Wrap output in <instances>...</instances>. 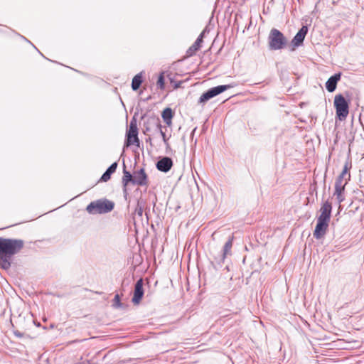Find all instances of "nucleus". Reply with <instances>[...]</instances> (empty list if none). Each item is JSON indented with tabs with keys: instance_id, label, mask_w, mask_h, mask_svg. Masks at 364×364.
<instances>
[{
	"instance_id": "1",
	"label": "nucleus",
	"mask_w": 364,
	"mask_h": 364,
	"mask_svg": "<svg viewBox=\"0 0 364 364\" xmlns=\"http://www.w3.org/2000/svg\"><path fill=\"white\" fill-rule=\"evenodd\" d=\"M23 246V240L0 237V267L4 269H9L12 257L18 253Z\"/></svg>"
},
{
	"instance_id": "2",
	"label": "nucleus",
	"mask_w": 364,
	"mask_h": 364,
	"mask_svg": "<svg viewBox=\"0 0 364 364\" xmlns=\"http://www.w3.org/2000/svg\"><path fill=\"white\" fill-rule=\"evenodd\" d=\"M114 207V202L106 198L92 201L86 208L88 213L92 215L105 214L111 212Z\"/></svg>"
},
{
	"instance_id": "3",
	"label": "nucleus",
	"mask_w": 364,
	"mask_h": 364,
	"mask_svg": "<svg viewBox=\"0 0 364 364\" xmlns=\"http://www.w3.org/2000/svg\"><path fill=\"white\" fill-rule=\"evenodd\" d=\"M288 41L284 35L278 29L272 28L268 36V46L270 50L284 49L287 45Z\"/></svg>"
},
{
	"instance_id": "4",
	"label": "nucleus",
	"mask_w": 364,
	"mask_h": 364,
	"mask_svg": "<svg viewBox=\"0 0 364 364\" xmlns=\"http://www.w3.org/2000/svg\"><path fill=\"white\" fill-rule=\"evenodd\" d=\"M333 104L336 117L341 121L346 119L349 113V102L343 95L338 94L335 96Z\"/></svg>"
},
{
	"instance_id": "5",
	"label": "nucleus",
	"mask_w": 364,
	"mask_h": 364,
	"mask_svg": "<svg viewBox=\"0 0 364 364\" xmlns=\"http://www.w3.org/2000/svg\"><path fill=\"white\" fill-rule=\"evenodd\" d=\"M126 144L127 146L132 144H135L136 146L139 145V139L138 137L137 120L135 116H134L132 118L129 122V129L127 130Z\"/></svg>"
},
{
	"instance_id": "6",
	"label": "nucleus",
	"mask_w": 364,
	"mask_h": 364,
	"mask_svg": "<svg viewBox=\"0 0 364 364\" xmlns=\"http://www.w3.org/2000/svg\"><path fill=\"white\" fill-rule=\"evenodd\" d=\"M233 86L231 85H223L213 87L203 92L199 98L198 103L204 104L211 98L220 95V93L232 88Z\"/></svg>"
},
{
	"instance_id": "7",
	"label": "nucleus",
	"mask_w": 364,
	"mask_h": 364,
	"mask_svg": "<svg viewBox=\"0 0 364 364\" xmlns=\"http://www.w3.org/2000/svg\"><path fill=\"white\" fill-rule=\"evenodd\" d=\"M234 240L233 235L229 237L228 241L225 243L223 252L218 257H215L214 262H212V264L215 269H218V266L221 267L222 264L224 262L227 255L231 254V249L232 247V242Z\"/></svg>"
},
{
	"instance_id": "8",
	"label": "nucleus",
	"mask_w": 364,
	"mask_h": 364,
	"mask_svg": "<svg viewBox=\"0 0 364 364\" xmlns=\"http://www.w3.org/2000/svg\"><path fill=\"white\" fill-rule=\"evenodd\" d=\"M309 28L306 25H303L299 31L296 33L291 40V45L296 48L303 45L305 37L308 33Z\"/></svg>"
},
{
	"instance_id": "9",
	"label": "nucleus",
	"mask_w": 364,
	"mask_h": 364,
	"mask_svg": "<svg viewBox=\"0 0 364 364\" xmlns=\"http://www.w3.org/2000/svg\"><path fill=\"white\" fill-rule=\"evenodd\" d=\"M144 291L143 289V279L141 278L138 279L134 286V295L132 297V302L134 304H138L144 296Z\"/></svg>"
},
{
	"instance_id": "10",
	"label": "nucleus",
	"mask_w": 364,
	"mask_h": 364,
	"mask_svg": "<svg viewBox=\"0 0 364 364\" xmlns=\"http://www.w3.org/2000/svg\"><path fill=\"white\" fill-rule=\"evenodd\" d=\"M147 183L148 178L144 168H141L139 171L134 172L133 185L142 186L147 185Z\"/></svg>"
},
{
	"instance_id": "11",
	"label": "nucleus",
	"mask_w": 364,
	"mask_h": 364,
	"mask_svg": "<svg viewBox=\"0 0 364 364\" xmlns=\"http://www.w3.org/2000/svg\"><path fill=\"white\" fill-rule=\"evenodd\" d=\"M156 166L159 171L167 173L173 166V161L170 157L164 156L157 161Z\"/></svg>"
},
{
	"instance_id": "12",
	"label": "nucleus",
	"mask_w": 364,
	"mask_h": 364,
	"mask_svg": "<svg viewBox=\"0 0 364 364\" xmlns=\"http://www.w3.org/2000/svg\"><path fill=\"white\" fill-rule=\"evenodd\" d=\"M328 223L329 222L317 219V223L314 232V237L315 238L320 239L326 234L328 227Z\"/></svg>"
},
{
	"instance_id": "13",
	"label": "nucleus",
	"mask_w": 364,
	"mask_h": 364,
	"mask_svg": "<svg viewBox=\"0 0 364 364\" xmlns=\"http://www.w3.org/2000/svg\"><path fill=\"white\" fill-rule=\"evenodd\" d=\"M320 210L321 215L318 216V219L329 222L332 210L331 203L328 200L325 201L322 204Z\"/></svg>"
},
{
	"instance_id": "14",
	"label": "nucleus",
	"mask_w": 364,
	"mask_h": 364,
	"mask_svg": "<svg viewBox=\"0 0 364 364\" xmlns=\"http://www.w3.org/2000/svg\"><path fill=\"white\" fill-rule=\"evenodd\" d=\"M144 125L150 127L154 132H157L160 128H162L160 119L155 115L149 116L144 122Z\"/></svg>"
},
{
	"instance_id": "15",
	"label": "nucleus",
	"mask_w": 364,
	"mask_h": 364,
	"mask_svg": "<svg viewBox=\"0 0 364 364\" xmlns=\"http://www.w3.org/2000/svg\"><path fill=\"white\" fill-rule=\"evenodd\" d=\"M341 73H335L334 75H331L326 82V89L329 92L335 91L337 87V83L341 80Z\"/></svg>"
},
{
	"instance_id": "16",
	"label": "nucleus",
	"mask_w": 364,
	"mask_h": 364,
	"mask_svg": "<svg viewBox=\"0 0 364 364\" xmlns=\"http://www.w3.org/2000/svg\"><path fill=\"white\" fill-rule=\"evenodd\" d=\"M134 176L126 169L125 164H124L123 168V176L122 178V183L123 186V192L125 195L127 194V186L129 183L133 184Z\"/></svg>"
},
{
	"instance_id": "17",
	"label": "nucleus",
	"mask_w": 364,
	"mask_h": 364,
	"mask_svg": "<svg viewBox=\"0 0 364 364\" xmlns=\"http://www.w3.org/2000/svg\"><path fill=\"white\" fill-rule=\"evenodd\" d=\"M117 166H118V163L117 161L112 163L107 168V170L105 171V173L102 175V176L100 179V181H101V182L108 181L110 179L112 174H113L116 171Z\"/></svg>"
},
{
	"instance_id": "18",
	"label": "nucleus",
	"mask_w": 364,
	"mask_h": 364,
	"mask_svg": "<svg viewBox=\"0 0 364 364\" xmlns=\"http://www.w3.org/2000/svg\"><path fill=\"white\" fill-rule=\"evenodd\" d=\"M345 191L344 185L335 184V192L333 196H336L338 204H341L345 200L343 192Z\"/></svg>"
},
{
	"instance_id": "19",
	"label": "nucleus",
	"mask_w": 364,
	"mask_h": 364,
	"mask_svg": "<svg viewBox=\"0 0 364 364\" xmlns=\"http://www.w3.org/2000/svg\"><path fill=\"white\" fill-rule=\"evenodd\" d=\"M161 117L164 120V122L168 125H171L172 123V118L173 117V113L172 109L170 107L165 108L162 113Z\"/></svg>"
},
{
	"instance_id": "20",
	"label": "nucleus",
	"mask_w": 364,
	"mask_h": 364,
	"mask_svg": "<svg viewBox=\"0 0 364 364\" xmlns=\"http://www.w3.org/2000/svg\"><path fill=\"white\" fill-rule=\"evenodd\" d=\"M143 82L142 73H138L136 75L132 81V88L134 91H136L141 86Z\"/></svg>"
},
{
	"instance_id": "21",
	"label": "nucleus",
	"mask_w": 364,
	"mask_h": 364,
	"mask_svg": "<svg viewBox=\"0 0 364 364\" xmlns=\"http://www.w3.org/2000/svg\"><path fill=\"white\" fill-rule=\"evenodd\" d=\"M200 39H196L194 43L188 49L187 55L188 56L193 55L196 52L200 49L201 46V43H200Z\"/></svg>"
},
{
	"instance_id": "22",
	"label": "nucleus",
	"mask_w": 364,
	"mask_h": 364,
	"mask_svg": "<svg viewBox=\"0 0 364 364\" xmlns=\"http://www.w3.org/2000/svg\"><path fill=\"white\" fill-rule=\"evenodd\" d=\"M347 172H348V168H347V166L346 165L344 166L342 172L337 177L335 184L344 185L346 186L347 182L346 181L344 182L343 181H344V176L346 175Z\"/></svg>"
},
{
	"instance_id": "23",
	"label": "nucleus",
	"mask_w": 364,
	"mask_h": 364,
	"mask_svg": "<svg viewBox=\"0 0 364 364\" xmlns=\"http://www.w3.org/2000/svg\"><path fill=\"white\" fill-rule=\"evenodd\" d=\"M144 203V202L143 199H141V198H140L137 202V205H136L135 211L137 213V215L139 216H142V215H143Z\"/></svg>"
},
{
	"instance_id": "24",
	"label": "nucleus",
	"mask_w": 364,
	"mask_h": 364,
	"mask_svg": "<svg viewBox=\"0 0 364 364\" xmlns=\"http://www.w3.org/2000/svg\"><path fill=\"white\" fill-rule=\"evenodd\" d=\"M114 308L119 309L122 308L123 304L120 301V296L118 294H115L114 298L113 299V304Z\"/></svg>"
},
{
	"instance_id": "25",
	"label": "nucleus",
	"mask_w": 364,
	"mask_h": 364,
	"mask_svg": "<svg viewBox=\"0 0 364 364\" xmlns=\"http://www.w3.org/2000/svg\"><path fill=\"white\" fill-rule=\"evenodd\" d=\"M164 84H165V79L164 76V73H161L158 77L157 80V85L159 87L160 89L164 88Z\"/></svg>"
},
{
	"instance_id": "26",
	"label": "nucleus",
	"mask_w": 364,
	"mask_h": 364,
	"mask_svg": "<svg viewBox=\"0 0 364 364\" xmlns=\"http://www.w3.org/2000/svg\"><path fill=\"white\" fill-rule=\"evenodd\" d=\"M157 133L160 134V135L161 136V137L163 139V141H164V144H167V140L168 139L166 138L165 132L162 130V128H160V129L158 130Z\"/></svg>"
},
{
	"instance_id": "27",
	"label": "nucleus",
	"mask_w": 364,
	"mask_h": 364,
	"mask_svg": "<svg viewBox=\"0 0 364 364\" xmlns=\"http://www.w3.org/2000/svg\"><path fill=\"white\" fill-rule=\"evenodd\" d=\"M152 132L150 129V127H149L148 126H145L144 124V129H143V132L144 134H147L148 132Z\"/></svg>"
},
{
	"instance_id": "28",
	"label": "nucleus",
	"mask_w": 364,
	"mask_h": 364,
	"mask_svg": "<svg viewBox=\"0 0 364 364\" xmlns=\"http://www.w3.org/2000/svg\"><path fill=\"white\" fill-rule=\"evenodd\" d=\"M204 34H205V31H203L199 36L197 38V39H200V43H203V37H204Z\"/></svg>"
},
{
	"instance_id": "29",
	"label": "nucleus",
	"mask_w": 364,
	"mask_h": 364,
	"mask_svg": "<svg viewBox=\"0 0 364 364\" xmlns=\"http://www.w3.org/2000/svg\"><path fill=\"white\" fill-rule=\"evenodd\" d=\"M204 34H205V31H203L199 36L197 38V39H200V43H203V37H204Z\"/></svg>"
},
{
	"instance_id": "30",
	"label": "nucleus",
	"mask_w": 364,
	"mask_h": 364,
	"mask_svg": "<svg viewBox=\"0 0 364 364\" xmlns=\"http://www.w3.org/2000/svg\"><path fill=\"white\" fill-rule=\"evenodd\" d=\"M182 83H183V81H178V82H175L174 86H173L174 88L177 89V88L181 87Z\"/></svg>"
},
{
	"instance_id": "31",
	"label": "nucleus",
	"mask_w": 364,
	"mask_h": 364,
	"mask_svg": "<svg viewBox=\"0 0 364 364\" xmlns=\"http://www.w3.org/2000/svg\"><path fill=\"white\" fill-rule=\"evenodd\" d=\"M14 334L16 336H17L18 338H21L23 336V333L19 331H15Z\"/></svg>"
},
{
	"instance_id": "32",
	"label": "nucleus",
	"mask_w": 364,
	"mask_h": 364,
	"mask_svg": "<svg viewBox=\"0 0 364 364\" xmlns=\"http://www.w3.org/2000/svg\"><path fill=\"white\" fill-rule=\"evenodd\" d=\"M196 130V128H194V129L192 130V132H191V138H193V136H194V134H195Z\"/></svg>"
},
{
	"instance_id": "33",
	"label": "nucleus",
	"mask_w": 364,
	"mask_h": 364,
	"mask_svg": "<svg viewBox=\"0 0 364 364\" xmlns=\"http://www.w3.org/2000/svg\"><path fill=\"white\" fill-rule=\"evenodd\" d=\"M146 142H149L150 144H151V139L150 136H149L147 139H146Z\"/></svg>"
},
{
	"instance_id": "34",
	"label": "nucleus",
	"mask_w": 364,
	"mask_h": 364,
	"mask_svg": "<svg viewBox=\"0 0 364 364\" xmlns=\"http://www.w3.org/2000/svg\"><path fill=\"white\" fill-rule=\"evenodd\" d=\"M21 37L24 39L26 41L28 42L29 43H31L26 38H25L24 36H21Z\"/></svg>"
}]
</instances>
